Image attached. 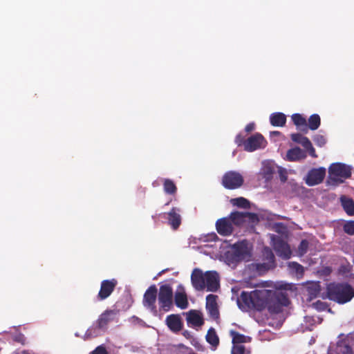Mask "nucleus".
<instances>
[{"mask_svg": "<svg viewBox=\"0 0 354 354\" xmlns=\"http://www.w3.org/2000/svg\"><path fill=\"white\" fill-rule=\"evenodd\" d=\"M288 287V284L283 282L266 281L263 283V288L255 290L249 293L243 292L238 299V305L243 310L249 309L262 310L267 308L271 313H277L281 310L282 306L288 304V299L281 292L266 288L287 290Z\"/></svg>", "mask_w": 354, "mask_h": 354, "instance_id": "f257e3e1", "label": "nucleus"}, {"mask_svg": "<svg viewBox=\"0 0 354 354\" xmlns=\"http://www.w3.org/2000/svg\"><path fill=\"white\" fill-rule=\"evenodd\" d=\"M352 167L341 162L331 164L328 167L329 184L338 185L342 183L345 179L351 177Z\"/></svg>", "mask_w": 354, "mask_h": 354, "instance_id": "f03ea898", "label": "nucleus"}, {"mask_svg": "<svg viewBox=\"0 0 354 354\" xmlns=\"http://www.w3.org/2000/svg\"><path fill=\"white\" fill-rule=\"evenodd\" d=\"M328 295L330 299L344 304L354 297V290L348 284H330L328 287Z\"/></svg>", "mask_w": 354, "mask_h": 354, "instance_id": "7ed1b4c3", "label": "nucleus"}, {"mask_svg": "<svg viewBox=\"0 0 354 354\" xmlns=\"http://www.w3.org/2000/svg\"><path fill=\"white\" fill-rule=\"evenodd\" d=\"M252 245L245 241L234 244L228 254L234 261H248L251 256Z\"/></svg>", "mask_w": 354, "mask_h": 354, "instance_id": "20e7f679", "label": "nucleus"}, {"mask_svg": "<svg viewBox=\"0 0 354 354\" xmlns=\"http://www.w3.org/2000/svg\"><path fill=\"white\" fill-rule=\"evenodd\" d=\"M173 290L170 286L163 285L160 286L158 293V301L160 307L167 311L172 306Z\"/></svg>", "mask_w": 354, "mask_h": 354, "instance_id": "39448f33", "label": "nucleus"}, {"mask_svg": "<svg viewBox=\"0 0 354 354\" xmlns=\"http://www.w3.org/2000/svg\"><path fill=\"white\" fill-rule=\"evenodd\" d=\"M243 178L242 176L235 171H229L223 177V185L227 189H236L242 185Z\"/></svg>", "mask_w": 354, "mask_h": 354, "instance_id": "423d86ee", "label": "nucleus"}, {"mask_svg": "<svg viewBox=\"0 0 354 354\" xmlns=\"http://www.w3.org/2000/svg\"><path fill=\"white\" fill-rule=\"evenodd\" d=\"M326 175V169L319 167L312 169L305 178V181L309 186H313L322 183Z\"/></svg>", "mask_w": 354, "mask_h": 354, "instance_id": "0eeeda50", "label": "nucleus"}, {"mask_svg": "<svg viewBox=\"0 0 354 354\" xmlns=\"http://www.w3.org/2000/svg\"><path fill=\"white\" fill-rule=\"evenodd\" d=\"M272 245L276 252L284 259H289L291 256V250L289 245L279 237L271 236Z\"/></svg>", "mask_w": 354, "mask_h": 354, "instance_id": "6e6552de", "label": "nucleus"}, {"mask_svg": "<svg viewBox=\"0 0 354 354\" xmlns=\"http://www.w3.org/2000/svg\"><path fill=\"white\" fill-rule=\"evenodd\" d=\"M266 145V141L263 137L257 133L250 137L244 144L245 149L248 151H253L258 149L264 148Z\"/></svg>", "mask_w": 354, "mask_h": 354, "instance_id": "1a4fd4ad", "label": "nucleus"}, {"mask_svg": "<svg viewBox=\"0 0 354 354\" xmlns=\"http://www.w3.org/2000/svg\"><path fill=\"white\" fill-rule=\"evenodd\" d=\"M205 272L199 269H194L192 273L191 279L193 286L197 290H202L205 288Z\"/></svg>", "mask_w": 354, "mask_h": 354, "instance_id": "9d476101", "label": "nucleus"}, {"mask_svg": "<svg viewBox=\"0 0 354 354\" xmlns=\"http://www.w3.org/2000/svg\"><path fill=\"white\" fill-rule=\"evenodd\" d=\"M205 288L208 291H216L219 287V278L217 272L208 271L205 272Z\"/></svg>", "mask_w": 354, "mask_h": 354, "instance_id": "9b49d317", "label": "nucleus"}, {"mask_svg": "<svg viewBox=\"0 0 354 354\" xmlns=\"http://www.w3.org/2000/svg\"><path fill=\"white\" fill-rule=\"evenodd\" d=\"M187 324L193 327H200L203 323V313L196 310H192L185 313Z\"/></svg>", "mask_w": 354, "mask_h": 354, "instance_id": "f8f14e48", "label": "nucleus"}, {"mask_svg": "<svg viewBox=\"0 0 354 354\" xmlns=\"http://www.w3.org/2000/svg\"><path fill=\"white\" fill-rule=\"evenodd\" d=\"M217 232L223 236L230 234L233 230V224L229 217L218 219L216 223Z\"/></svg>", "mask_w": 354, "mask_h": 354, "instance_id": "ddd939ff", "label": "nucleus"}, {"mask_svg": "<svg viewBox=\"0 0 354 354\" xmlns=\"http://www.w3.org/2000/svg\"><path fill=\"white\" fill-rule=\"evenodd\" d=\"M157 297V288L155 286H150L144 295L143 304L144 306L151 309V310H155V302Z\"/></svg>", "mask_w": 354, "mask_h": 354, "instance_id": "4468645a", "label": "nucleus"}, {"mask_svg": "<svg viewBox=\"0 0 354 354\" xmlns=\"http://www.w3.org/2000/svg\"><path fill=\"white\" fill-rule=\"evenodd\" d=\"M217 298L218 297L214 295H209L206 298V308L209 315L214 319L218 317Z\"/></svg>", "mask_w": 354, "mask_h": 354, "instance_id": "2eb2a0df", "label": "nucleus"}, {"mask_svg": "<svg viewBox=\"0 0 354 354\" xmlns=\"http://www.w3.org/2000/svg\"><path fill=\"white\" fill-rule=\"evenodd\" d=\"M116 285V281L112 279L111 281L105 280L102 282L101 288L99 292V297L104 299L109 297L113 290Z\"/></svg>", "mask_w": 354, "mask_h": 354, "instance_id": "dca6fc26", "label": "nucleus"}, {"mask_svg": "<svg viewBox=\"0 0 354 354\" xmlns=\"http://www.w3.org/2000/svg\"><path fill=\"white\" fill-rule=\"evenodd\" d=\"M166 323L172 331H179L182 328L183 324L179 315H171L168 316L166 319Z\"/></svg>", "mask_w": 354, "mask_h": 354, "instance_id": "f3484780", "label": "nucleus"}, {"mask_svg": "<svg viewBox=\"0 0 354 354\" xmlns=\"http://www.w3.org/2000/svg\"><path fill=\"white\" fill-rule=\"evenodd\" d=\"M287 159L290 161H299L306 158V153L299 147H295L287 151Z\"/></svg>", "mask_w": 354, "mask_h": 354, "instance_id": "a211bd4d", "label": "nucleus"}, {"mask_svg": "<svg viewBox=\"0 0 354 354\" xmlns=\"http://www.w3.org/2000/svg\"><path fill=\"white\" fill-rule=\"evenodd\" d=\"M250 214L249 213H243V212H233L229 216L230 219L232 221L233 225H239L243 223L247 217H250Z\"/></svg>", "mask_w": 354, "mask_h": 354, "instance_id": "6ab92c4d", "label": "nucleus"}, {"mask_svg": "<svg viewBox=\"0 0 354 354\" xmlns=\"http://www.w3.org/2000/svg\"><path fill=\"white\" fill-rule=\"evenodd\" d=\"M340 201L345 212L349 215H353L354 201L345 196H341Z\"/></svg>", "mask_w": 354, "mask_h": 354, "instance_id": "aec40b11", "label": "nucleus"}, {"mask_svg": "<svg viewBox=\"0 0 354 354\" xmlns=\"http://www.w3.org/2000/svg\"><path fill=\"white\" fill-rule=\"evenodd\" d=\"M270 120L273 126L283 127L286 123V117L282 113H274L270 115Z\"/></svg>", "mask_w": 354, "mask_h": 354, "instance_id": "412c9836", "label": "nucleus"}, {"mask_svg": "<svg viewBox=\"0 0 354 354\" xmlns=\"http://www.w3.org/2000/svg\"><path fill=\"white\" fill-rule=\"evenodd\" d=\"M175 302L178 307L185 309L187 308V295L183 291H178L175 295Z\"/></svg>", "mask_w": 354, "mask_h": 354, "instance_id": "4be33fe9", "label": "nucleus"}, {"mask_svg": "<svg viewBox=\"0 0 354 354\" xmlns=\"http://www.w3.org/2000/svg\"><path fill=\"white\" fill-rule=\"evenodd\" d=\"M115 313L112 310H108L102 313L98 319V326L100 328H104L114 317Z\"/></svg>", "mask_w": 354, "mask_h": 354, "instance_id": "5701e85b", "label": "nucleus"}, {"mask_svg": "<svg viewBox=\"0 0 354 354\" xmlns=\"http://www.w3.org/2000/svg\"><path fill=\"white\" fill-rule=\"evenodd\" d=\"M263 255L266 257L267 262L261 265L263 267L264 270H268L274 266V254L268 248H266L263 250Z\"/></svg>", "mask_w": 354, "mask_h": 354, "instance_id": "b1692460", "label": "nucleus"}, {"mask_svg": "<svg viewBox=\"0 0 354 354\" xmlns=\"http://www.w3.org/2000/svg\"><path fill=\"white\" fill-rule=\"evenodd\" d=\"M230 335L232 337V343L234 345H239L240 343L248 342L250 341V337L241 335L234 330L230 331Z\"/></svg>", "mask_w": 354, "mask_h": 354, "instance_id": "393cba45", "label": "nucleus"}, {"mask_svg": "<svg viewBox=\"0 0 354 354\" xmlns=\"http://www.w3.org/2000/svg\"><path fill=\"white\" fill-rule=\"evenodd\" d=\"M299 144L301 145L306 149V150L309 152V154L312 157H317L315 148L313 147L310 140L307 137L304 136V138H301Z\"/></svg>", "mask_w": 354, "mask_h": 354, "instance_id": "a878e982", "label": "nucleus"}, {"mask_svg": "<svg viewBox=\"0 0 354 354\" xmlns=\"http://www.w3.org/2000/svg\"><path fill=\"white\" fill-rule=\"evenodd\" d=\"M288 268L292 274H295L298 278L301 277L304 273V268L296 262L288 263Z\"/></svg>", "mask_w": 354, "mask_h": 354, "instance_id": "bb28decb", "label": "nucleus"}, {"mask_svg": "<svg viewBox=\"0 0 354 354\" xmlns=\"http://www.w3.org/2000/svg\"><path fill=\"white\" fill-rule=\"evenodd\" d=\"M169 221L174 229H176L180 223V216L173 209L169 213Z\"/></svg>", "mask_w": 354, "mask_h": 354, "instance_id": "cd10ccee", "label": "nucleus"}, {"mask_svg": "<svg viewBox=\"0 0 354 354\" xmlns=\"http://www.w3.org/2000/svg\"><path fill=\"white\" fill-rule=\"evenodd\" d=\"M274 172V168L270 162H263L261 173L263 177L269 180Z\"/></svg>", "mask_w": 354, "mask_h": 354, "instance_id": "c85d7f7f", "label": "nucleus"}, {"mask_svg": "<svg viewBox=\"0 0 354 354\" xmlns=\"http://www.w3.org/2000/svg\"><path fill=\"white\" fill-rule=\"evenodd\" d=\"M207 341L213 346H216L218 344V337L213 329H210L208 330L207 334L206 335Z\"/></svg>", "mask_w": 354, "mask_h": 354, "instance_id": "c756f323", "label": "nucleus"}, {"mask_svg": "<svg viewBox=\"0 0 354 354\" xmlns=\"http://www.w3.org/2000/svg\"><path fill=\"white\" fill-rule=\"evenodd\" d=\"M309 128L311 130H316L320 125V117L317 114L312 115L308 119Z\"/></svg>", "mask_w": 354, "mask_h": 354, "instance_id": "7c9ffc66", "label": "nucleus"}, {"mask_svg": "<svg viewBox=\"0 0 354 354\" xmlns=\"http://www.w3.org/2000/svg\"><path fill=\"white\" fill-rule=\"evenodd\" d=\"M306 291L310 295V298H313L319 293V288L317 283H310L306 287Z\"/></svg>", "mask_w": 354, "mask_h": 354, "instance_id": "2f4dec72", "label": "nucleus"}, {"mask_svg": "<svg viewBox=\"0 0 354 354\" xmlns=\"http://www.w3.org/2000/svg\"><path fill=\"white\" fill-rule=\"evenodd\" d=\"M230 201L232 205H236L240 207L246 208L249 205L248 201L243 197L232 198V199H231Z\"/></svg>", "mask_w": 354, "mask_h": 354, "instance_id": "473e14b6", "label": "nucleus"}, {"mask_svg": "<svg viewBox=\"0 0 354 354\" xmlns=\"http://www.w3.org/2000/svg\"><path fill=\"white\" fill-rule=\"evenodd\" d=\"M294 124L297 127L306 126V119L300 114L295 113L292 115Z\"/></svg>", "mask_w": 354, "mask_h": 354, "instance_id": "72a5a7b5", "label": "nucleus"}, {"mask_svg": "<svg viewBox=\"0 0 354 354\" xmlns=\"http://www.w3.org/2000/svg\"><path fill=\"white\" fill-rule=\"evenodd\" d=\"M308 242L306 240H302L298 246L297 254L299 256H303L308 251Z\"/></svg>", "mask_w": 354, "mask_h": 354, "instance_id": "f704fd0d", "label": "nucleus"}, {"mask_svg": "<svg viewBox=\"0 0 354 354\" xmlns=\"http://www.w3.org/2000/svg\"><path fill=\"white\" fill-rule=\"evenodd\" d=\"M164 189L167 193L173 194L176 192V187L172 181L170 180H165Z\"/></svg>", "mask_w": 354, "mask_h": 354, "instance_id": "c9c22d12", "label": "nucleus"}, {"mask_svg": "<svg viewBox=\"0 0 354 354\" xmlns=\"http://www.w3.org/2000/svg\"><path fill=\"white\" fill-rule=\"evenodd\" d=\"M344 230L345 232L348 234H354V221H351L346 223L344 225Z\"/></svg>", "mask_w": 354, "mask_h": 354, "instance_id": "e433bc0d", "label": "nucleus"}, {"mask_svg": "<svg viewBox=\"0 0 354 354\" xmlns=\"http://www.w3.org/2000/svg\"><path fill=\"white\" fill-rule=\"evenodd\" d=\"M314 141L319 147L324 146L326 142V138L322 135H316Z\"/></svg>", "mask_w": 354, "mask_h": 354, "instance_id": "4c0bfd02", "label": "nucleus"}, {"mask_svg": "<svg viewBox=\"0 0 354 354\" xmlns=\"http://www.w3.org/2000/svg\"><path fill=\"white\" fill-rule=\"evenodd\" d=\"M244 349V346L242 345H234L232 350V354H243Z\"/></svg>", "mask_w": 354, "mask_h": 354, "instance_id": "58836bf2", "label": "nucleus"}, {"mask_svg": "<svg viewBox=\"0 0 354 354\" xmlns=\"http://www.w3.org/2000/svg\"><path fill=\"white\" fill-rule=\"evenodd\" d=\"M91 354H108L106 349L102 346H98Z\"/></svg>", "mask_w": 354, "mask_h": 354, "instance_id": "ea45409f", "label": "nucleus"}, {"mask_svg": "<svg viewBox=\"0 0 354 354\" xmlns=\"http://www.w3.org/2000/svg\"><path fill=\"white\" fill-rule=\"evenodd\" d=\"M304 136H301V134H299V133H294V134L291 135L292 140L294 142H297V143H299L300 140H301V138H304Z\"/></svg>", "mask_w": 354, "mask_h": 354, "instance_id": "a19ab883", "label": "nucleus"}, {"mask_svg": "<svg viewBox=\"0 0 354 354\" xmlns=\"http://www.w3.org/2000/svg\"><path fill=\"white\" fill-rule=\"evenodd\" d=\"M315 307L319 310H324L327 308L326 304L322 301H317L315 304Z\"/></svg>", "mask_w": 354, "mask_h": 354, "instance_id": "79ce46f5", "label": "nucleus"}, {"mask_svg": "<svg viewBox=\"0 0 354 354\" xmlns=\"http://www.w3.org/2000/svg\"><path fill=\"white\" fill-rule=\"evenodd\" d=\"M255 124L254 123H250L245 127V131L247 132H250L254 129Z\"/></svg>", "mask_w": 354, "mask_h": 354, "instance_id": "37998d69", "label": "nucleus"}, {"mask_svg": "<svg viewBox=\"0 0 354 354\" xmlns=\"http://www.w3.org/2000/svg\"><path fill=\"white\" fill-rule=\"evenodd\" d=\"M280 179L282 182H285L287 180L286 175L281 172L280 174Z\"/></svg>", "mask_w": 354, "mask_h": 354, "instance_id": "c03bdc74", "label": "nucleus"}, {"mask_svg": "<svg viewBox=\"0 0 354 354\" xmlns=\"http://www.w3.org/2000/svg\"><path fill=\"white\" fill-rule=\"evenodd\" d=\"M194 346H195V347H196L198 348V350H200V351H203V347L201 346H198L196 344H194Z\"/></svg>", "mask_w": 354, "mask_h": 354, "instance_id": "a18cd8bd", "label": "nucleus"}, {"mask_svg": "<svg viewBox=\"0 0 354 354\" xmlns=\"http://www.w3.org/2000/svg\"><path fill=\"white\" fill-rule=\"evenodd\" d=\"M271 134L272 135H279V131H272V132H271Z\"/></svg>", "mask_w": 354, "mask_h": 354, "instance_id": "49530a36", "label": "nucleus"}]
</instances>
